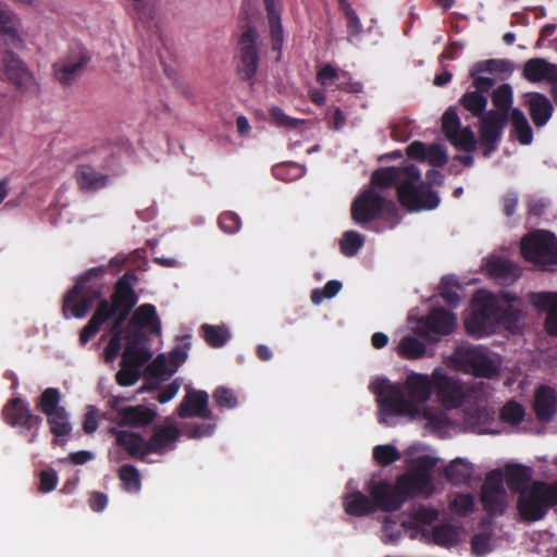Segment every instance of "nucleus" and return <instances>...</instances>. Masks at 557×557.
<instances>
[{"label":"nucleus","instance_id":"nucleus-1","mask_svg":"<svg viewBox=\"0 0 557 557\" xmlns=\"http://www.w3.org/2000/svg\"><path fill=\"white\" fill-rule=\"evenodd\" d=\"M433 387V373L428 375L417 372L408 374L403 385L393 384L385 377H376L369 385L376 397L381 423L392 426L397 417L410 420L422 418L426 429L446 436L454 424L437 408L424 406L431 398Z\"/></svg>","mask_w":557,"mask_h":557},{"label":"nucleus","instance_id":"nucleus-2","mask_svg":"<svg viewBox=\"0 0 557 557\" xmlns=\"http://www.w3.org/2000/svg\"><path fill=\"white\" fill-rule=\"evenodd\" d=\"M413 448L408 454L409 470L400 475L392 486L383 481H372L368 491L373 499L370 500L360 492L348 494L344 499L347 513L363 516L372 512L375 507L392 511L398 509L407 498L417 495H431L434 487L431 482V470L436 465V459L428 455L413 456Z\"/></svg>","mask_w":557,"mask_h":557},{"label":"nucleus","instance_id":"nucleus-3","mask_svg":"<svg viewBox=\"0 0 557 557\" xmlns=\"http://www.w3.org/2000/svg\"><path fill=\"white\" fill-rule=\"evenodd\" d=\"M524 315V304L515 294L496 296L487 290H479L465 319V327L469 334L483 337L493 334L499 325L509 331L517 330Z\"/></svg>","mask_w":557,"mask_h":557},{"label":"nucleus","instance_id":"nucleus-4","mask_svg":"<svg viewBox=\"0 0 557 557\" xmlns=\"http://www.w3.org/2000/svg\"><path fill=\"white\" fill-rule=\"evenodd\" d=\"M393 184H397L399 202L410 211L432 210L440 203L438 196L421 181L414 165L375 171L371 176L370 188H386Z\"/></svg>","mask_w":557,"mask_h":557},{"label":"nucleus","instance_id":"nucleus-5","mask_svg":"<svg viewBox=\"0 0 557 557\" xmlns=\"http://www.w3.org/2000/svg\"><path fill=\"white\" fill-rule=\"evenodd\" d=\"M135 302L134 292L124 280H120L112 297V304L107 300L99 304L88 324L81 332V343L86 344L115 312H119V315L114 322V330L120 327Z\"/></svg>","mask_w":557,"mask_h":557},{"label":"nucleus","instance_id":"nucleus-6","mask_svg":"<svg viewBox=\"0 0 557 557\" xmlns=\"http://www.w3.org/2000/svg\"><path fill=\"white\" fill-rule=\"evenodd\" d=\"M449 364L463 373L491 379L498 374L502 358L483 346H461L449 357Z\"/></svg>","mask_w":557,"mask_h":557},{"label":"nucleus","instance_id":"nucleus-7","mask_svg":"<svg viewBox=\"0 0 557 557\" xmlns=\"http://www.w3.org/2000/svg\"><path fill=\"white\" fill-rule=\"evenodd\" d=\"M523 258L534 265L548 270L557 265V237L546 231H536L521 240Z\"/></svg>","mask_w":557,"mask_h":557},{"label":"nucleus","instance_id":"nucleus-8","mask_svg":"<svg viewBox=\"0 0 557 557\" xmlns=\"http://www.w3.org/2000/svg\"><path fill=\"white\" fill-rule=\"evenodd\" d=\"M557 504V482L553 484H535L523 492L520 503V515L524 520L536 521L544 517L548 508Z\"/></svg>","mask_w":557,"mask_h":557},{"label":"nucleus","instance_id":"nucleus-9","mask_svg":"<svg viewBox=\"0 0 557 557\" xmlns=\"http://www.w3.org/2000/svg\"><path fill=\"white\" fill-rule=\"evenodd\" d=\"M149 350L138 344L127 343L116 381L122 386H131L139 379L140 369L150 359Z\"/></svg>","mask_w":557,"mask_h":557},{"label":"nucleus","instance_id":"nucleus-10","mask_svg":"<svg viewBox=\"0 0 557 557\" xmlns=\"http://www.w3.org/2000/svg\"><path fill=\"white\" fill-rule=\"evenodd\" d=\"M121 399L113 397L109 405L114 412L113 421L120 426L144 428L157 417V411L143 405L121 407Z\"/></svg>","mask_w":557,"mask_h":557},{"label":"nucleus","instance_id":"nucleus-11","mask_svg":"<svg viewBox=\"0 0 557 557\" xmlns=\"http://www.w3.org/2000/svg\"><path fill=\"white\" fill-rule=\"evenodd\" d=\"M434 389L438 401L447 409L460 407L466 399L462 385L449 377L444 370L437 368L433 371Z\"/></svg>","mask_w":557,"mask_h":557},{"label":"nucleus","instance_id":"nucleus-12","mask_svg":"<svg viewBox=\"0 0 557 557\" xmlns=\"http://www.w3.org/2000/svg\"><path fill=\"white\" fill-rule=\"evenodd\" d=\"M457 320L454 314L443 309L433 310L426 318L421 320L414 332L428 339L435 341L441 335H447L456 327Z\"/></svg>","mask_w":557,"mask_h":557},{"label":"nucleus","instance_id":"nucleus-13","mask_svg":"<svg viewBox=\"0 0 557 557\" xmlns=\"http://www.w3.org/2000/svg\"><path fill=\"white\" fill-rule=\"evenodd\" d=\"M3 417L5 422L12 426H20L28 431L34 430L30 442L35 441L41 424V419L32 413L29 405L26 401L20 398L11 400L3 408Z\"/></svg>","mask_w":557,"mask_h":557},{"label":"nucleus","instance_id":"nucleus-14","mask_svg":"<svg viewBox=\"0 0 557 557\" xmlns=\"http://www.w3.org/2000/svg\"><path fill=\"white\" fill-rule=\"evenodd\" d=\"M385 199L373 188L361 193L351 205V218L358 224L372 221L383 209Z\"/></svg>","mask_w":557,"mask_h":557},{"label":"nucleus","instance_id":"nucleus-15","mask_svg":"<svg viewBox=\"0 0 557 557\" xmlns=\"http://www.w3.org/2000/svg\"><path fill=\"white\" fill-rule=\"evenodd\" d=\"M187 351L185 348L177 346L166 356L159 355L147 368L150 379L162 382L172 376L177 369L186 361Z\"/></svg>","mask_w":557,"mask_h":557},{"label":"nucleus","instance_id":"nucleus-16","mask_svg":"<svg viewBox=\"0 0 557 557\" xmlns=\"http://www.w3.org/2000/svg\"><path fill=\"white\" fill-rule=\"evenodd\" d=\"M442 128L450 143L465 151L475 148V138L469 128H461L459 116L454 109H448L442 117Z\"/></svg>","mask_w":557,"mask_h":557},{"label":"nucleus","instance_id":"nucleus-17","mask_svg":"<svg viewBox=\"0 0 557 557\" xmlns=\"http://www.w3.org/2000/svg\"><path fill=\"white\" fill-rule=\"evenodd\" d=\"M88 58L82 50L73 52L53 64L55 79L63 86L73 84L83 73Z\"/></svg>","mask_w":557,"mask_h":557},{"label":"nucleus","instance_id":"nucleus-18","mask_svg":"<svg viewBox=\"0 0 557 557\" xmlns=\"http://www.w3.org/2000/svg\"><path fill=\"white\" fill-rule=\"evenodd\" d=\"M504 474L500 470L488 473L482 487V503L492 512L500 511L506 503Z\"/></svg>","mask_w":557,"mask_h":557},{"label":"nucleus","instance_id":"nucleus-19","mask_svg":"<svg viewBox=\"0 0 557 557\" xmlns=\"http://www.w3.org/2000/svg\"><path fill=\"white\" fill-rule=\"evenodd\" d=\"M186 395L177 408L181 418L198 417L209 419L211 411L208 407L209 395L205 391H196L190 386H186Z\"/></svg>","mask_w":557,"mask_h":557},{"label":"nucleus","instance_id":"nucleus-20","mask_svg":"<svg viewBox=\"0 0 557 557\" xmlns=\"http://www.w3.org/2000/svg\"><path fill=\"white\" fill-rule=\"evenodd\" d=\"M4 74L13 84L23 91H33L37 88L34 76L25 69L20 59L7 55L3 59Z\"/></svg>","mask_w":557,"mask_h":557},{"label":"nucleus","instance_id":"nucleus-21","mask_svg":"<svg viewBox=\"0 0 557 557\" xmlns=\"http://www.w3.org/2000/svg\"><path fill=\"white\" fill-rule=\"evenodd\" d=\"M484 270L500 284L511 283L520 276V269L518 265L505 258L496 256H491L486 259Z\"/></svg>","mask_w":557,"mask_h":557},{"label":"nucleus","instance_id":"nucleus-22","mask_svg":"<svg viewBox=\"0 0 557 557\" xmlns=\"http://www.w3.org/2000/svg\"><path fill=\"white\" fill-rule=\"evenodd\" d=\"M84 281L78 282L64 299L63 313L65 318H84L92 306L89 296L83 295Z\"/></svg>","mask_w":557,"mask_h":557},{"label":"nucleus","instance_id":"nucleus-23","mask_svg":"<svg viewBox=\"0 0 557 557\" xmlns=\"http://www.w3.org/2000/svg\"><path fill=\"white\" fill-rule=\"evenodd\" d=\"M505 123L506 115L495 110L481 117V139L490 149L499 140Z\"/></svg>","mask_w":557,"mask_h":557},{"label":"nucleus","instance_id":"nucleus-24","mask_svg":"<svg viewBox=\"0 0 557 557\" xmlns=\"http://www.w3.org/2000/svg\"><path fill=\"white\" fill-rule=\"evenodd\" d=\"M407 154L411 159L428 162L434 166L444 165L447 160L446 151L440 145H424L421 141H413L407 147Z\"/></svg>","mask_w":557,"mask_h":557},{"label":"nucleus","instance_id":"nucleus-25","mask_svg":"<svg viewBox=\"0 0 557 557\" xmlns=\"http://www.w3.org/2000/svg\"><path fill=\"white\" fill-rule=\"evenodd\" d=\"M256 33L247 30L240 39V63L239 72L246 78H250L257 70L258 55L255 45Z\"/></svg>","mask_w":557,"mask_h":557},{"label":"nucleus","instance_id":"nucleus-26","mask_svg":"<svg viewBox=\"0 0 557 557\" xmlns=\"http://www.w3.org/2000/svg\"><path fill=\"white\" fill-rule=\"evenodd\" d=\"M530 301L539 311H548L545 327L549 334L557 336V294L534 293L530 295Z\"/></svg>","mask_w":557,"mask_h":557},{"label":"nucleus","instance_id":"nucleus-27","mask_svg":"<svg viewBox=\"0 0 557 557\" xmlns=\"http://www.w3.org/2000/svg\"><path fill=\"white\" fill-rule=\"evenodd\" d=\"M110 432L115 435L116 443L122 446L129 456L144 458L148 455V441L139 434L116 428H112Z\"/></svg>","mask_w":557,"mask_h":557},{"label":"nucleus","instance_id":"nucleus-28","mask_svg":"<svg viewBox=\"0 0 557 557\" xmlns=\"http://www.w3.org/2000/svg\"><path fill=\"white\" fill-rule=\"evenodd\" d=\"M318 81L324 86H331L337 83V87L351 92H360L362 85L358 82H351L348 74L333 65L323 66L318 73Z\"/></svg>","mask_w":557,"mask_h":557},{"label":"nucleus","instance_id":"nucleus-29","mask_svg":"<svg viewBox=\"0 0 557 557\" xmlns=\"http://www.w3.org/2000/svg\"><path fill=\"white\" fill-rule=\"evenodd\" d=\"M523 76L533 83L557 82V65L540 58L531 59L524 64Z\"/></svg>","mask_w":557,"mask_h":557},{"label":"nucleus","instance_id":"nucleus-30","mask_svg":"<svg viewBox=\"0 0 557 557\" xmlns=\"http://www.w3.org/2000/svg\"><path fill=\"white\" fill-rule=\"evenodd\" d=\"M500 64L502 62L497 60H485L474 64L470 70V76L473 79L472 87L487 92L495 83L490 74L498 71Z\"/></svg>","mask_w":557,"mask_h":557},{"label":"nucleus","instance_id":"nucleus-31","mask_svg":"<svg viewBox=\"0 0 557 557\" xmlns=\"http://www.w3.org/2000/svg\"><path fill=\"white\" fill-rule=\"evenodd\" d=\"M505 478L510 490L520 493L518 500L519 510L523 492L533 488L535 484H544L543 482H533L532 484L528 485L532 478V470L523 466L507 467Z\"/></svg>","mask_w":557,"mask_h":557},{"label":"nucleus","instance_id":"nucleus-32","mask_svg":"<svg viewBox=\"0 0 557 557\" xmlns=\"http://www.w3.org/2000/svg\"><path fill=\"white\" fill-rule=\"evenodd\" d=\"M180 436V430L173 424L158 428L148 441V454H163L174 447Z\"/></svg>","mask_w":557,"mask_h":557},{"label":"nucleus","instance_id":"nucleus-33","mask_svg":"<svg viewBox=\"0 0 557 557\" xmlns=\"http://www.w3.org/2000/svg\"><path fill=\"white\" fill-rule=\"evenodd\" d=\"M20 25L21 20L14 11L7 7H0V34L13 47H18L23 42Z\"/></svg>","mask_w":557,"mask_h":557},{"label":"nucleus","instance_id":"nucleus-34","mask_svg":"<svg viewBox=\"0 0 557 557\" xmlns=\"http://www.w3.org/2000/svg\"><path fill=\"white\" fill-rule=\"evenodd\" d=\"M129 329L137 332L141 329L160 334L161 325L157 315L156 308L152 305L140 306L133 314Z\"/></svg>","mask_w":557,"mask_h":557},{"label":"nucleus","instance_id":"nucleus-35","mask_svg":"<svg viewBox=\"0 0 557 557\" xmlns=\"http://www.w3.org/2000/svg\"><path fill=\"white\" fill-rule=\"evenodd\" d=\"M76 182L85 193L96 191L108 184V176L97 172L89 165H81L76 171Z\"/></svg>","mask_w":557,"mask_h":557},{"label":"nucleus","instance_id":"nucleus-36","mask_svg":"<svg viewBox=\"0 0 557 557\" xmlns=\"http://www.w3.org/2000/svg\"><path fill=\"white\" fill-rule=\"evenodd\" d=\"M534 408L540 419H550L557 410V396L555 391L546 386H541L535 394Z\"/></svg>","mask_w":557,"mask_h":557},{"label":"nucleus","instance_id":"nucleus-37","mask_svg":"<svg viewBox=\"0 0 557 557\" xmlns=\"http://www.w3.org/2000/svg\"><path fill=\"white\" fill-rule=\"evenodd\" d=\"M531 117L537 127L544 126L552 116L553 106L541 94H531L528 99Z\"/></svg>","mask_w":557,"mask_h":557},{"label":"nucleus","instance_id":"nucleus-38","mask_svg":"<svg viewBox=\"0 0 557 557\" xmlns=\"http://www.w3.org/2000/svg\"><path fill=\"white\" fill-rule=\"evenodd\" d=\"M47 421L50 426V431L53 434L54 444H64L72 432V423L70 416L65 409L55 411L50 416H47Z\"/></svg>","mask_w":557,"mask_h":557},{"label":"nucleus","instance_id":"nucleus-39","mask_svg":"<svg viewBox=\"0 0 557 557\" xmlns=\"http://www.w3.org/2000/svg\"><path fill=\"white\" fill-rule=\"evenodd\" d=\"M512 126V136L521 145H530L533 140V132L524 113L519 109H511L508 116Z\"/></svg>","mask_w":557,"mask_h":557},{"label":"nucleus","instance_id":"nucleus-40","mask_svg":"<svg viewBox=\"0 0 557 557\" xmlns=\"http://www.w3.org/2000/svg\"><path fill=\"white\" fill-rule=\"evenodd\" d=\"M445 473L453 484H463L470 481L473 466L465 459L457 458L447 466Z\"/></svg>","mask_w":557,"mask_h":557},{"label":"nucleus","instance_id":"nucleus-41","mask_svg":"<svg viewBox=\"0 0 557 557\" xmlns=\"http://www.w3.org/2000/svg\"><path fill=\"white\" fill-rule=\"evenodd\" d=\"M463 108L474 116L482 117L487 107L485 91L478 89L468 90L460 99Z\"/></svg>","mask_w":557,"mask_h":557},{"label":"nucleus","instance_id":"nucleus-42","mask_svg":"<svg viewBox=\"0 0 557 557\" xmlns=\"http://www.w3.org/2000/svg\"><path fill=\"white\" fill-rule=\"evenodd\" d=\"M61 393L58 388L48 387L40 395L37 408L47 417L52 414L55 411H60L65 409L60 405L61 403Z\"/></svg>","mask_w":557,"mask_h":557},{"label":"nucleus","instance_id":"nucleus-43","mask_svg":"<svg viewBox=\"0 0 557 557\" xmlns=\"http://www.w3.org/2000/svg\"><path fill=\"white\" fill-rule=\"evenodd\" d=\"M494 419V412H491L486 408H480L476 410V417L468 414L465 428L471 432L479 434L490 433L492 430L488 428V423Z\"/></svg>","mask_w":557,"mask_h":557},{"label":"nucleus","instance_id":"nucleus-44","mask_svg":"<svg viewBox=\"0 0 557 557\" xmlns=\"http://www.w3.org/2000/svg\"><path fill=\"white\" fill-rule=\"evenodd\" d=\"M397 352L407 359H419L425 354V345L413 336H405L397 346Z\"/></svg>","mask_w":557,"mask_h":557},{"label":"nucleus","instance_id":"nucleus-45","mask_svg":"<svg viewBox=\"0 0 557 557\" xmlns=\"http://www.w3.org/2000/svg\"><path fill=\"white\" fill-rule=\"evenodd\" d=\"M513 92L512 88L508 84H504L497 87L492 95L493 104L497 108V111L505 114L506 117L509 114V108L512 103Z\"/></svg>","mask_w":557,"mask_h":557},{"label":"nucleus","instance_id":"nucleus-46","mask_svg":"<svg viewBox=\"0 0 557 557\" xmlns=\"http://www.w3.org/2000/svg\"><path fill=\"white\" fill-rule=\"evenodd\" d=\"M363 244L364 237L355 231L344 233L339 242L341 250L347 257L356 255Z\"/></svg>","mask_w":557,"mask_h":557},{"label":"nucleus","instance_id":"nucleus-47","mask_svg":"<svg viewBox=\"0 0 557 557\" xmlns=\"http://www.w3.org/2000/svg\"><path fill=\"white\" fill-rule=\"evenodd\" d=\"M433 540L438 545L450 547L459 542V531L450 525H441L433 530Z\"/></svg>","mask_w":557,"mask_h":557},{"label":"nucleus","instance_id":"nucleus-48","mask_svg":"<svg viewBox=\"0 0 557 557\" xmlns=\"http://www.w3.org/2000/svg\"><path fill=\"white\" fill-rule=\"evenodd\" d=\"M206 341L213 347L223 346L231 337L225 326L202 325Z\"/></svg>","mask_w":557,"mask_h":557},{"label":"nucleus","instance_id":"nucleus-49","mask_svg":"<svg viewBox=\"0 0 557 557\" xmlns=\"http://www.w3.org/2000/svg\"><path fill=\"white\" fill-rule=\"evenodd\" d=\"M373 458L381 466H388L400 458L394 445H377L373 448Z\"/></svg>","mask_w":557,"mask_h":557},{"label":"nucleus","instance_id":"nucleus-50","mask_svg":"<svg viewBox=\"0 0 557 557\" xmlns=\"http://www.w3.org/2000/svg\"><path fill=\"white\" fill-rule=\"evenodd\" d=\"M120 479L126 491L138 492L140 490L139 473L133 466H123L120 469Z\"/></svg>","mask_w":557,"mask_h":557},{"label":"nucleus","instance_id":"nucleus-51","mask_svg":"<svg viewBox=\"0 0 557 557\" xmlns=\"http://www.w3.org/2000/svg\"><path fill=\"white\" fill-rule=\"evenodd\" d=\"M449 506L456 513L467 516L473 511L474 499L470 494H457L451 497Z\"/></svg>","mask_w":557,"mask_h":557},{"label":"nucleus","instance_id":"nucleus-52","mask_svg":"<svg viewBox=\"0 0 557 557\" xmlns=\"http://www.w3.org/2000/svg\"><path fill=\"white\" fill-rule=\"evenodd\" d=\"M459 285L455 283L453 278L445 277L442 280L440 286V294L446 302L450 305H456L459 301Z\"/></svg>","mask_w":557,"mask_h":557},{"label":"nucleus","instance_id":"nucleus-53","mask_svg":"<svg viewBox=\"0 0 557 557\" xmlns=\"http://www.w3.org/2000/svg\"><path fill=\"white\" fill-rule=\"evenodd\" d=\"M524 416L523 407L515 401L507 403L500 413L502 419L510 424H516L522 420Z\"/></svg>","mask_w":557,"mask_h":557},{"label":"nucleus","instance_id":"nucleus-54","mask_svg":"<svg viewBox=\"0 0 557 557\" xmlns=\"http://www.w3.org/2000/svg\"><path fill=\"white\" fill-rule=\"evenodd\" d=\"M342 288V283L339 281H330L326 283L323 289H315L311 295V300L313 304L319 305L325 298L334 297Z\"/></svg>","mask_w":557,"mask_h":557},{"label":"nucleus","instance_id":"nucleus-55","mask_svg":"<svg viewBox=\"0 0 557 557\" xmlns=\"http://www.w3.org/2000/svg\"><path fill=\"white\" fill-rule=\"evenodd\" d=\"M213 398L221 408L232 409L237 405V398L234 392L223 386L214 391Z\"/></svg>","mask_w":557,"mask_h":557},{"label":"nucleus","instance_id":"nucleus-56","mask_svg":"<svg viewBox=\"0 0 557 557\" xmlns=\"http://www.w3.org/2000/svg\"><path fill=\"white\" fill-rule=\"evenodd\" d=\"M219 225L225 233L234 234L239 231L242 223L237 214L225 212L219 219Z\"/></svg>","mask_w":557,"mask_h":557},{"label":"nucleus","instance_id":"nucleus-57","mask_svg":"<svg viewBox=\"0 0 557 557\" xmlns=\"http://www.w3.org/2000/svg\"><path fill=\"white\" fill-rule=\"evenodd\" d=\"M119 329L120 327H116L114 330V326L112 327V332L114 333V335L112 336L108 346L104 349L106 362H113L121 350V337L119 334Z\"/></svg>","mask_w":557,"mask_h":557},{"label":"nucleus","instance_id":"nucleus-58","mask_svg":"<svg viewBox=\"0 0 557 557\" xmlns=\"http://www.w3.org/2000/svg\"><path fill=\"white\" fill-rule=\"evenodd\" d=\"M271 117L278 125L286 128H296L300 123L299 120H295L286 115L280 108L274 107L270 110Z\"/></svg>","mask_w":557,"mask_h":557},{"label":"nucleus","instance_id":"nucleus-59","mask_svg":"<svg viewBox=\"0 0 557 557\" xmlns=\"http://www.w3.org/2000/svg\"><path fill=\"white\" fill-rule=\"evenodd\" d=\"M58 478L54 471L44 470L40 472V484L39 490L44 493L51 492L55 488Z\"/></svg>","mask_w":557,"mask_h":557},{"label":"nucleus","instance_id":"nucleus-60","mask_svg":"<svg viewBox=\"0 0 557 557\" xmlns=\"http://www.w3.org/2000/svg\"><path fill=\"white\" fill-rule=\"evenodd\" d=\"M181 380L175 379L173 382H171L169 385H166L158 395V401L160 404H165L170 400H172L178 393L181 388Z\"/></svg>","mask_w":557,"mask_h":557},{"label":"nucleus","instance_id":"nucleus-61","mask_svg":"<svg viewBox=\"0 0 557 557\" xmlns=\"http://www.w3.org/2000/svg\"><path fill=\"white\" fill-rule=\"evenodd\" d=\"M491 550L490 536L478 534L472 540V552L478 556H483Z\"/></svg>","mask_w":557,"mask_h":557},{"label":"nucleus","instance_id":"nucleus-62","mask_svg":"<svg viewBox=\"0 0 557 557\" xmlns=\"http://www.w3.org/2000/svg\"><path fill=\"white\" fill-rule=\"evenodd\" d=\"M98 410L94 406L88 407L87 412L85 414L83 429L86 433H94L98 428Z\"/></svg>","mask_w":557,"mask_h":557},{"label":"nucleus","instance_id":"nucleus-63","mask_svg":"<svg viewBox=\"0 0 557 557\" xmlns=\"http://www.w3.org/2000/svg\"><path fill=\"white\" fill-rule=\"evenodd\" d=\"M436 517L437 511L432 508H420L413 515V518L418 524H429L434 521Z\"/></svg>","mask_w":557,"mask_h":557},{"label":"nucleus","instance_id":"nucleus-64","mask_svg":"<svg viewBox=\"0 0 557 557\" xmlns=\"http://www.w3.org/2000/svg\"><path fill=\"white\" fill-rule=\"evenodd\" d=\"M346 16L349 36L351 37L358 35L361 32L362 26L356 12L352 9L348 8L346 10Z\"/></svg>","mask_w":557,"mask_h":557}]
</instances>
